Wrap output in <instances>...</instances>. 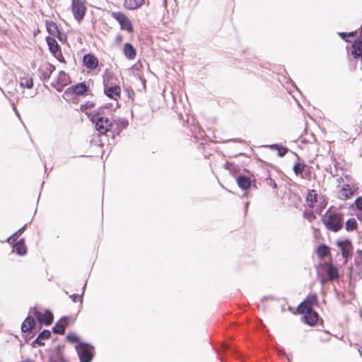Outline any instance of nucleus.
Wrapping results in <instances>:
<instances>
[{
	"label": "nucleus",
	"mask_w": 362,
	"mask_h": 362,
	"mask_svg": "<svg viewBox=\"0 0 362 362\" xmlns=\"http://www.w3.org/2000/svg\"><path fill=\"white\" fill-rule=\"evenodd\" d=\"M306 201L308 202V206L310 208H313L315 203L317 202V193L315 189H310L307 197Z\"/></svg>",
	"instance_id": "nucleus-27"
},
{
	"label": "nucleus",
	"mask_w": 362,
	"mask_h": 362,
	"mask_svg": "<svg viewBox=\"0 0 362 362\" xmlns=\"http://www.w3.org/2000/svg\"><path fill=\"white\" fill-rule=\"evenodd\" d=\"M57 83H58V80L57 79L55 81H52L50 85L52 87L55 88Z\"/></svg>",
	"instance_id": "nucleus-52"
},
{
	"label": "nucleus",
	"mask_w": 362,
	"mask_h": 362,
	"mask_svg": "<svg viewBox=\"0 0 362 362\" xmlns=\"http://www.w3.org/2000/svg\"><path fill=\"white\" fill-rule=\"evenodd\" d=\"M124 6L129 10H134L141 7L136 0H124Z\"/></svg>",
	"instance_id": "nucleus-35"
},
{
	"label": "nucleus",
	"mask_w": 362,
	"mask_h": 362,
	"mask_svg": "<svg viewBox=\"0 0 362 362\" xmlns=\"http://www.w3.org/2000/svg\"><path fill=\"white\" fill-rule=\"evenodd\" d=\"M44 345H45V343L43 342V340L41 338H38V336L31 343V346L33 347H36L37 346H44Z\"/></svg>",
	"instance_id": "nucleus-43"
},
{
	"label": "nucleus",
	"mask_w": 362,
	"mask_h": 362,
	"mask_svg": "<svg viewBox=\"0 0 362 362\" xmlns=\"http://www.w3.org/2000/svg\"><path fill=\"white\" fill-rule=\"evenodd\" d=\"M356 253L358 255V256L362 258V250L360 249H358L356 251Z\"/></svg>",
	"instance_id": "nucleus-53"
},
{
	"label": "nucleus",
	"mask_w": 362,
	"mask_h": 362,
	"mask_svg": "<svg viewBox=\"0 0 362 362\" xmlns=\"http://www.w3.org/2000/svg\"><path fill=\"white\" fill-rule=\"evenodd\" d=\"M359 30H361V32H362V25H361V27L359 28Z\"/></svg>",
	"instance_id": "nucleus-60"
},
{
	"label": "nucleus",
	"mask_w": 362,
	"mask_h": 362,
	"mask_svg": "<svg viewBox=\"0 0 362 362\" xmlns=\"http://www.w3.org/2000/svg\"><path fill=\"white\" fill-rule=\"evenodd\" d=\"M341 191L342 195L344 196L346 199H349L354 194L349 184L344 185L341 187Z\"/></svg>",
	"instance_id": "nucleus-37"
},
{
	"label": "nucleus",
	"mask_w": 362,
	"mask_h": 362,
	"mask_svg": "<svg viewBox=\"0 0 362 362\" xmlns=\"http://www.w3.org/2000/svg\"><path fill=\"white\" fill-rule=\"evenodd\" d=\"M358 31H351V32H338V35L345 42H350V40L346 38V37H355L357 35Z\"/></svg>",
	"instance_id": "nucleus-36"
},
{
	"label": "nucleus",
	"mask_w": 362,
	"mask_h": 362,
	"mask_svg": "<svg viewBox=\"0 0 362 362\" xmlns=\"http://www.w3.org/2000/svg\"><path fill=\"white\" fill-rule=\"evenodd\" d=\"M32 310L33 314L40 324L49 326L53 322L54 315L49 310H46L43 316L36 308H33Z\"/></svg>",
	"instance_id": "nucleus-11"
},
{
	"label": "nucleus",
	"mask_w": 362,
	"mask_h": 362,
	"mask_svg": "<svg viewBox=\"0 0 362 362\" xmlns=\"http://www.w3.org/2000/svg\"><path fill=\"white\" fill-rule=\"evenodd\" d=\"M303 315L301 321L311 327L315 326L320 320V315L315 310H310L308 313H304Z\"/></svg>",
	"instance_id": "nucleus-15"
},
{
	"label": "nucleus",
	"mask_w": 362,
	"mask_h": 362,
	"mask_svg": "<svg viewBox=\"0 0 362 362\" xmlns=\"http://www.w3.org/2000/svg\"><path fill=\"white\" fill-rule=\"evenodd\" d=\"M103 139H101L100 140V142L101 143V144H100L101 145H103Z\"/></svg>",
	"instance_id": "nucleus-59"
},
{
	"label": "nucleus",
	"mask_w": 362,
	"mask_h": 362,
	"mask_svg": "<svg viewBox=\"0 0 362 362\" xmlns=\"http://www.w3.org/2000/svg\"><path fill=\"white\" fill-rule=\"evenodd\" d=\"M36 325L35 320L30 315H28L21 324V329L25 343L28 344L30 340L35 335Z\"/></svg>",
	"instance_id": "nucleus-2"
},
{
	"label": "nucleus",
	"mask_w": 362,
	"mask_h": 362,
	"mask_svg": "<svg viewBox=\"0 0 362 362\" xmlns=\"http://www.w3.org/2000/svg\"><path fill=\"white\" fill-rule=\"evenodd\" d=\"M13 247L18 255L23 256L27 253V247L25 246L24 238H21L18 241H16L13 245Z\"/></svg>",
	"instance_id": "nucleus-23"
},
{
	"label": "nucleus",
	"mask_w": 362,
	"mask_h": 362,
	"mask_svg": "<svg viewBox=\"0 0 362 362\" xmlns=\"http://www.w3.org/2000/svg\"><path fill=\"white\" fill-rule=\"evenodd\" d=\"M236 182L238 187L243 190L249 189L254 182L253 185L255 186V180L253 181L246 175H239L236 177Z\"/></svg>",
	"instance_id": "nucleus-19"
},
{
	"label": "nucleus",
	"mask_w": 362,
	"mask_h": 362,
	"mask_svg": "<svg viewBox=\"0 0 362 362\" xmlns=\"http://www.w3.org/2000/svg\"><path fill=\"white\" fill-rule=\"evenodd\" d=\"M337 245L341 250V255L345 259L346 262L352 255L353 245L351 240H337Z\"/></svg>",
	"instance_id": "nucleus-12"
},
{
	"label": "nucleus",
	"mask_w": 362,
	"mask_h": 362,
	"mask_svg": "<svg viewBox=\"0 0 362 362\" xmlns=\"http://www.w3.org/2000/svg\"><path fill=\"white\" fill-rule=\"evenodd\" d=\"M141 81H142V83H144V85H145L146 83V79L145 78H141Z\"/></svg>",
	"instance_id": "nucleus-58"
},
{
	"label": "nucleus",
	"mask_w": 362,
	"mask_h": 362,
	"mask_svg": "<svg viewBox=\"0 0 362 362\" xmlns=\"http://www.w3.org/2000/svg\"><path fill=\"white\" fill-rule=\"evenodd\" d=\"M329 209L322 218L325 226L332 232L339 231L344 226V214L341 212H329Z\"/></svg>",
	"instance_id": "nucleus-1"
},
{
	"label": "nucleus",
	"mask_w": 362,
	"mask_h": 362,
	"mask_svg": "<svg viewBox=\"0 0 362 362\" xmlns=\"http://www.w3.org/2000/svg\"><path fill=\"white\" fill-rule=\"evenodd\" d=\"M317 296L315 293H310L308 297L303 300L297 307V313L298 314H303L310 310H315L313 306L317 305Z\"/></svg>",
	"instance_id": "nucleus-6"
},
{
	"label": "nucleus",
	"mask_w": 362,
	"mask_h": 362,
	"mask_svg": "<svg viewBox=\"0 0 362 362\" xmlns=\"http://www.w3.org/2000/svg\"><path fill=\"white\" fill-rule=\"evenodd\" d=\"M320 322L323 323V320L322 319H320Z\"/></svg>",
	"instance_id": "nucleus-63"
},
{
	"label": "nucleus",
	"mask_w": 362,
	"mask_h": 362,
	"mask_svg": "<svg viewBox=\"0 0 362 362\" xmlns=\"http://www.w3.org/2000/svg\"><path fill=\"white\" fill-rule=\"evenodd\" d=\"M94 106H95V103L93 102L88 101L85 104H83L81 105L80 110L82 112H85L88 116V115H90V113H88L87 110L93 107Z\"/></svg>",
	"instance_id": "nucleus-40"
},
{
	"label": "nucleus",
	"mask_w": 362,
	"mask_h": 362,
	"mask_svg": "<svg viewBox=\"0 0 362 362\" xmlns=\"http://www.w3.org/2000/svg\"><path fill=\"white\" fill-rule=\"evenodd\" d=\"M112 105V103H107V104H105V105H104L103 106V108L105 110V109H110V108H111Z\"/></svg>",
	"instance_id": "nucleus-51"
},
{
	"label": "nucleus",
	"mask_w": 362,
	"mask_h": 362,
	"mask_svg": "<svg viewBox=\"0 0 362 362\" xmlns=\"http://www.w3.org/2000/svg\"><path fill=\"white\" fill-rule=\"evenodd\" d=\"M86 286V283H85L84 286L82 288V293L81 296L77 293H74L69 296V298L71 299V300L73 302L76 303L77 301H80L81 304H82V302H83L82 296L84 294Z\"/></svg>",
	"instance_id": "nucleus-38"
},
{
	"label": "nucleus",
	"mask_w": 362,
	"mask_h": 362,
	"mask_svg": "<svg viewBox=\"0 0 362 362\" xmlns=\"http://www.w3.org/2000/svg\"><path fill=\"white\" fill-rule=\"evenodd\" d=\"M123 37L122 35L119 34L115 37V42L119 43L122 41Z\"/></svg>",
	"instance_id": "nucleus-50"
},
{
	"label": "nucleus",
	"mask_w": 362,
	"mask_h": 362,
	"mask_svg": "<svg viewBox=\"0 0 362 362\" xmlns=\"http://www.w3.org/2000/svg\"><path fill=\"white\" fill-rule=\"evenodd\" d=\"M128 95H129V97L134 95V93L133 90L131 89L130 90H128Z\"/></svg>",
	"instance_id": "nucleus-54"
},
{
	"label": "nucleus",
	"mask_w": 362,
	"mask_h": 362,
	"mask_svg": "<svg viewBox=\"0 0 362 362\" xmlns=\"http://www.w3.org/2000/svg\"><path fill=\"white\" fill-rule=\"evenodd\" d=\"M90 122L95 124V128L98 132V136L100 137H107V133L110 132L112 123L109 118L100 117L97 118H90Z\"/></svg>",
	"instance_id": "nucleus-3"
},
{
	"label": "nucleus",
	"mask_w": 362,
	"mask_h": 362,
	"mask_svg": "<svg viewBox=\"0 0 362 362\" xmlns=\"http://www.w3.org/2000/svg\"><path fill=\"white\" fill-rule=\"evenodd\" d=\"M57 80L60 83L63 84L65 86L71 83L70 76L64 71H60L59 72Z\"/></svg>",
	"instance_id": "nucleus-29"
},
{
	"label": "nucleus",
	"mask_w": 362,
	"mask_h": 362,
	"mask_svg": "<svg viewBox=\"0 0 362 362\" xmlns=\"http://www.w3.org/2000/svg\"><path fill=\"white\" fill-rule=\"evenodd\" d=\"M71 11L78 22L83 20L86 13V6L82 0H72Z\"/></svg>",
	"instance_id": "nucleus-10"
},
{
	"label": "nucleus",
	"mask_w": 362,
	"mask_h": 362,
	"mask_svg": "<svg viewBox=\"0 0 362 362\" xmlns=\"http://www.w3.org/2000/svg\"><path fill=\"white\" fill-rule=\"evenodd\" d=\"M51 337V332L49 329H43L38 334V338H41L42 340L48 339Z\"/></svg>",
	"instance_id": "nucleus-41"
},
{
	"label": "nucleus",
	"mask_w": 362,
	"mask_h": 362,
	"mask_svg": "<svg viewBox=\"0 0 362 362\" xmlns=\"http://www.w3.org/2000/svg\"><path fill=\"white\" fill-rule=\"evenodd\" d=\"M54 37H57V39L62 43H65L67 40L66 35L62 33L61 30H59Z\"/></svg>",
	"instance_id": "nucleus-42"
},
{
	"label": "nucleus",
	"mask_w": 362,
	"mask_h": 362,
	"mask_svg": "<svg viewBox=\"0 0 362 362\" xmlns=\"http://www.w3.org/2000/svg\"><path fill=\"white\" fill-rule=\"evenodd\" d=\"M123 52L127 59L129 60L134 59L136 56V50L132 44L126 42L124 45Z\"/></svg>",
	"instance_id": "nucleus-22"
},
{
	"label": "nucleus",
	"mask_w": 362,
	"mask_h": 362,
	"mask_svg": "<svg viewBox=\"0 0 362 362\" xmlns=\"http://www.w3.org/2000/svg\"><path fill=\"white\" fill-rule=\"evenodd\" d=\"M351 47V54L355 59L361 58V63L362 64V35L353 41Z\"/></svg>",
	"instance_id": "nucleus-16"
},
{
	"label": "nucleus",
	"mask_w": 362,
	"mask_h": 362,
	"mask_svg": "<svg viewBox=\"0 0 362 362\" xmlns=\"http://www.w3.org/2000/svg\"><path fill=\"white\" fill-rule=\"evenodd\" d=\"M64 348V344H59L54 348V351L52 353L57 354H64V353H63Z\"/></svg>",
	"instance_id": "nucleus-46"
},
{
	"label": "nucleus",
	"mask_w": 362,
	"mask_h": 362,
	"mask_svg": "<svg viewBox=\"0 0 362 362\" xmlns=\"http://www.w3.org/2000/svg\"><path fill=\"white\" fill-rule=\"evenodd\" d=\"M136 1L139 3V4H140V6H141L144 4V0H136Z\"/></svg>",
	"instance_id": "nucleus-56"
},
{
	"label": "nucleus",
	"mask_w": 362,
	"mask_h": 362,
	"mask_svg": "<svg viewBox=\"0 0 362 362\" xmlns=\"http://www.w3.org/2000/svg\"><path fill=\"white\" fill-rule=\"evenodd\" d=\"M83 63L87 69L93 70L98 65V59L93 54L88 53L83 55Z\"/></svg>",
	"instance_id": "nucleus-17"
},
{
	"label": "nucleus",
	"mask_w": 362,
	"mask_h": 362,
	"mask_svg": "<svg viewBox=\"0 0 362 362\" xmlns=\"http://www.w3.org/2000/svg\"><path fill=\"white\" fill-rule=\"evenodd\" d=\"M355 264H356V265H358L359 264V262H357L356 261L355 262Z\"/></svg>",
	"instance_id": "nucleus-62"
},
{
	"label": "nucleus",
	"mask_w": 362,
	"mask_h": 362,
	"mask_svg": "<svg viewBox=\"0 0 362 362\" xmlns=\"http://www.w3.org/2000/svg\"><path fill=\"white\" fill-rule=\"evenodd\" d=\"M45 40L48 45L49 51L52 53V55H55L56 53L61 50V47L54 39V37L47 36Z\"/></svg>",
	"instance_id": "nucleus-21"
},
{
	"label": "nucleus",
	"mask_w": 362,
	"mask_h": 362,
	"mask_svg": "<svg viewBox=\"0 0 362 362\" xmlns=\"http://www.w3.org/2000/svg\"><path fill=\"white\" fill-rule=\"evenodd\" d=\"M111 123L112 129H110V132H112V142H110L109 139H107L108 144H115V135H119L122 131L126 129L129 125V122L125 118H118L116 119H113V121H111Z\"/></svg>",
	"instance_id": "nucleus-7"
},
{
	"label": "nucleus",
	"mask_w": 362,
	"mask_h": 362,
	"mask_svg": "<svg viewBox=\"0 0 362 362\" xmlns=\"http://www.w3.org/2000/svg\"><path fill=\"white\" fill-rule=\"evenodd\" d=\"M54 71L55 66L50 63H47L45 66H40L38 69L40 80L42 81H47Z\"/></svg>",
	"instance_id": "nucleus-14"
},
{
	"label": "nucleus",
	"mask_w": 362,
	"mask_h": 362,
	"mask_svg": "<svg viewBox=\"0 0 362 362\" xmlns=\"http://www.w3.org/2000/svg\"><path fill=\"white\" fill-rule=\"evenodd\" d=\"M59 62L61 63H64V64H66V62L62 53V50H60L59 52H58L57 53L55 54V55H53Z\"/></svg>",
	"instance_id": "nucleus-44"
},
{
	"label": "nucleus",
	"mask_w": 362,
	"mask_h": 362,
	"mask_svg": "<svg viewBox=\"0 0 362 362\" xmlns=\"http://www.w3.org/2000/svg\"><path fill=\"white\" fill-rule=\"evenodd\" d=\"M316 254L319 259H323L329 255V247L324 243L320 244L316 250Z\"/></svg>",
	"instance_id": "nucleus-26"
},
{
	"label": "nucleus",
	"mask_w": 362,
	"mask_h": 362,
	"mask_svg": "<svg viewBox=\"0 0 362 362\" xmlns=\"http://www.w3.org/2000/svg\"><path fill=\"white\" fill-rule=\"evenodd\" d=\"M70 317L63 316L52 327V332L55 334H64L66 327L69 325Z\"/></svg>",
	"instance_id": "nucleus-13"
},
{
	"label": "nucleus",
	"mask_w": 362,
	"mask_h": 362,
	"mask_svg": "<svg viewBox=\"0 0 362 362\" xmlns=\"http://www.w3.org/2000/svg\"><path fill=\"white\" fill-rule=\"evenodd\" d=\"M354 204L358 210H362V196L357 197Z\"/></svg>",
	"instance_id": "nucleus-48"
},
{
	"label": "nucleus",
	"mask_w": 362,
	"mask_h": 362,
	"mask_svg": "<svg viewBox=\"0 0 362 362\" xmlns=\"http://www.w3.org/2000/svg\"><path fill=\"white\" fill-rule=\"evenodd\" d=\"M20 86L23 88L31 89L33 87V79L28 74L23 77H20Z\"/></svg>",
	"instance_id": "nucleus-28"
},
{
	"label": "nucleus",
	"mask_w": 362,
	"mask_h": 362,
	"mask_svg": "<svg viewBox=\"0 0 362 362\" xmlns=\"http://www.w3.org/2000/svg\"><path fill=\"white\" fill-rule=\"evenodd\" d=\"M222 354H230L235 357H240V353L230 343H223L221 346V351H218V354L221 356Z\"/></svg>",
	"instance_id": "nucleus-20"
},
{
	"label": "nucleus",
	"mask_w": 362,
	"mask_h": 362,
	"mask_svg": "<svg viewBox=\"0 0 362 362\" xmlns=\"http://www.w3.org/2000/svg\"><path fill=\"white\" fill-rule=\"evenodd\" d=\"M48 362H67L64 354H50L48 358Z\"/></svg>",
	"instance_id": "nucleus-34"
},
{
	"label": "nucleus",
	"mask_w": 362,
	"mask_h": 362,
	"mask_svg": "<svg viewBox=\"0 0 362 362\" xmlns=\"http://www.w3.org/2000/svg\"><path fill=\"white\" fill-rule=\"evenodd\" d=\"M358 223L354 218H349L345 223V229L348 232L354 231L357 228Z\"/></svg>",
	"instance_id": "nucleus-33"
},
{
	"label": "nucleus",
	"mask_w": 362,
	"mask_h": 362,
	"mask_svg": "<svg viewBox=\"0 0 362 362\" xmlns=\"http://www.w3.org/2000/svg\"><path fill=\"white\" fill-rule=\"evenodd\" d=\"M111 16L118 22L121 30H125L129 33L134 32L133 24L126 14L119 11L112 12Z\"/></svg>",
	"instance_id": "nucleus-5"
},
{
	"label": "nucleus",
	"mask_w": 362,
	"mask_h": 362,
	"mask_svg": "<svg viewBox=\"0 0 362 362\" xmlns=\"http://www.w3.org/2000/svg\"><path fill=\"white\" fill-rule=\"evenodd\" d=\"M76 351L80 362H91L95 356L94 346L87 342L76 346Z\"/></svg>",
	"instance_id": "nucleus-4"
},
{
	"label": "nucleus",
	"mask_w": 362,
	"mask_h": 362,
	"mask_svg": "<svg viewBox=\"0 0 362 362\" xmlns=\"http://www.w3.org/2000/svg\"><path fill=\"white\" fill-rule=\"evenodd\" d=\"M104 93L110 98L117 100L120 97L121 88L118 85L107 87L104 83Z\"/></svg>",
	"instance_id": "nucleus-18"
},
{
	"label": "nucleus",
	"mask_w": 362,
	"mask_h": 362,
	"mask_svg": "<svg viewBox=\"0 0 362 362\" xmlns=\"http://www.w3.org/2000/svg\"><path fill=\"white\" fill-rule=\"evenodd\" d=\"M66 340L70 343L77 344L76 346H81L82 345V344L84 343L80 339L79 337L74 332L69 333L66 337Z\"/></svg>",
	"instance_id": "nucleus-30"
},
{
	"label": "nucleus",
	"mask_w": 362,
	"mask_h": 362,
	"mask_svg": "<svg viewBox=\"0 0 362 362\" xmlns=\"http://www.w3.org/2000/svg\"><path fill=\"white\" fill-rule=\"evenodd\" d=\"M64 87H65V86H64L63 84L60 83L58 81V83L55 87V89L57 90V92H62L64 90Z\"/></svg>",
	"instance_id": "nucleus-49"
},
{
	"label": "nucleus",
	"mask_w": 362,
	"mask_h": 362,
	"mask_svg": "<svg viewBox=\"0 0 362 362\" xmlns=\"http://www.w3.org/2000/svg\"><path fill=\"white\" fill-rule=\"evenodd\" d=\"M224 168L226 170H228L231 174L235 175L238 173L240 170V168L238 165H235L234 163L226 161L224 164Z\"/></svg>",
	"instance_id": "nucleus-32"
},
{
	"label": "nucleus",
	"mask_w": 362,
	"mask_h": 362,
	"mask_svg": "<svg viewBox=\"0 0 362 362\" xmlns=\"http://www.w3.org/2000/svg\"><path fill=\"white\" fill-rule=\"evenodd\" d=\"M310 175V172L308 171V173H307V175Z\"/></svg>",
	"instance_id": "nucleus-61"
},
{
	"label": "nucleus",
	"mask_w": 362,
	"mask_h": 362,
	"mask_svg": "<svg viewBox=\"0 0 362 362\" xmlns=\"http://www.w3.org/2000/svg\"><path fill=\"white\" fill-rule=\"evenodd\" d=\"M358 219L362 222V214H357Z\"/></svg>",
	"instance_id": "nucleus-55"
},
{
	"label": "nucleus",
	"mask_w": 362,
	"mask_h": 362,
	"mask_svg": "<svg viewBox=\"0 0 362 362\" xmlns=\"http://www.w3.org/2000/svg\"><path fill=\"white\" fill-rule=\"evenodd\" d=\"M266 181L267 185L272 187L273 189H276L277 187V185L275 180L271 178L269 176L267 178H266Z\"/></svg>",
	"instance_id": "nucleus-47"
},
{
	"label": "nucleus",
	"mask_w": 362,
	"mask_h": 362,
	"mask_svg": "<svg viewBox=\"0 0 362 362\" xmlns=\"http://www.w3.org/2000/svg\"><path fill=\"white\" fill-rule=\"evenodd\" d=\"M267 148H270L271 150L277 151V155L282 158L285 156V155L288 152L289 149L286 146H282L279 144H273L271 145H267Z\"/></svg>",
	"instance_id": "nucleus-24"
},
{
	"label": "nucleus",
	"mask_w": 362,
	"mask_h": 362,
	"mask_svg": "<svg viewBox=\"0 0 362 362\" xmlns=\"http://www.w3.org/2000/svg\"><path fill=\"white\" fill-rule=\"evenodd\" d=\"M25 227H26V225H25L23 227H21V228H19L16 233H14L11 236H10L7 239V241H9L10 239H11L14 236H19V235H21L25 231Z\"/></svg>",
	"instance_id": "nucleus-45"
},
{
	"label": "nucleus",
	"mask_w": 362,
	"mask_h": 362,
	"mask_svg": "<svg viewBox=\"0 0 362 362\" xmlns=\"http://www.w3.org/2000/svg\"><path fill=\"white\" fill-rule=\"evenodd\" d=\"M306 167V165L303 162H296L293 167V170L296 175H300L301 177L304 178V176L303 175V172L304 171Z\"/></svg>",
	"instance_id": "nucleus-31"
},
{
	"label": "nucleus",
	"mask_w": 362,
	"mask_h": 362,
	"mask_svg": "<svg viewBox=\"0 0 362 362\" xmlns=\"http://www.w3.org/2000/svg\"><path fill=\"white\" fill-rule=\"evenodd\" d=\"M45 25L47 31L51 37H54V36H55L56 34L60 30L57 24L52 21L46 20Z\"/></svg>",
	"instance_id": "nucleus-25"
},
{
	"label": "nucleus",
	"mask_w": 362,
	"mask_h": 362,
	"mask_svg": "<svg viewBox=\"0 0 362 362\" xmlns=\"http://www.w3.org/2000/svg\"><path fill=\"white\" fill-rule=\"evenodd\" d=\"M249 202H246L245 205V213H247L248 209Z\"/></svg>",
	"instance_id": "nucleus-57"
},
{
	"label": "nucleus",
	"mask_w": 362,
	"mask_h": 362,
	"mask_svg": "<svg viewBox=\"0 0 362 362\" xmlns=\"http://www.w3.org/2000/svg\"><path fill=\"white\" fill-rule=\"evenodd\" d=\"M89 87L86 82H80L69 87L63 94V98L66 99L70 95L74 94L78 96H83L88 94Z\"/></svg>",
	"instance_id": "nucleus-8"
},
{
	"label": "nucleus",
	"mask_w": 362,
	"mask_h": 362,
	"mask_svg": "<svg viewBox=\"0 0 362 362\" xmlns=\"http://www.w3.org/2000/svg\"><path fill=\"white\" fill-rule=\"evenodd\" d=\"M164 4H166V0H164Z\"/></svg>",
	"instance_id": "nucleus-64"
},
{
	"label": "nucleus",
	"mask_w": 362,
	"mask_h": 362,
	"mask_svg": "<svg viewBox=\"0 0 362 362\" xmlns=\"http://www.w3.org/2000/svg\"><path fill=\"white\" fill-rule=\"evenodd\" d=\"M104 114V108L103 106H100L96 110H94L92 112L88 115V117L90 118H97L100 117H103L102 115Z\"/></svg>",
	"instance_id": "nucleus-39"
},
{
	"label": "nucleus",
	"mask_w": 362,
	"mask_h": 362,
	"mask_svg": "<svg viewBox=\"0 0 362 362\" xmlns=\"http://www.w3.org/2000/svg\"><path fill=\"white\" fill-rule=\"evenodd\" d=\"M324 267L326 277L322 278L321 283L323 284L325 281H333L339 278V269L337 267L331 263L324 262L320 264Z\"/></svg>",
	"instance_id": "nucleus-9"
}]
</instances>
